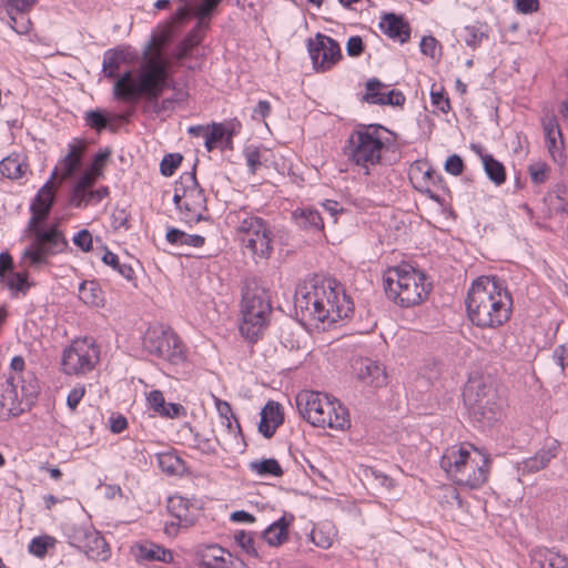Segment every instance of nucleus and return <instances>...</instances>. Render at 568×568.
Masks as SVG:
<instances>
[{"label":"nucleus","mask_w":568,"mask_h":568,"mask_svg":"<svg viewBox=\"0 0 568 568\" xmlns=\"http://www.w3.org/2000/svg\"><path fill=\"white\" fill-rule=\"evenodd\" d=\"M300 415L312 426L343 430L349 426L348 410L327 394L303 390L296 396Z\"/></svg>","instance_id":"nucleus-6"},{"label":"nucleus","mask_w":568,"mask_h":568,"mask_svg":"<svg viewBox=\"0 0 568 568\" xmlns=\"http://www.w3.org/2000/svg\"><path fill=\"white\" fill-rule=\"evenodd\" d=\"M480 158L483 161L484 170L489 180L493 181L496 185L503 184L506 181V170L504 164L490 154H481Z\"/></svg>","instance_id":"nucleus-33"},{"label":"nucleus","mask_w":568,"mask_h":568,"mask_svg":"<svg viewBox=\"0 0 568 568\" xmlns=\"http://www.w3.org/2000/svg\"><path fill=\"white\" fill-rule=\"evenodd\" d=\"M460 38L467 47L476 49L485 39L488 38V34L483 24L476 23L464 27L460 32Z\"/></svg>","instance_id":"nucleus-36"},{"label":"nucleus","mask_w":568,"mask_h":568,"mask_svg":"<svg viewBox=\"0 0 568 568\" xmlns=\"http://www.w3.org/2000/svg\"><path fill=\"white\" fill-rule=\"evenodd\" d=\"M226 134L225 126L222 123H212L211 126H206L205 132V149L211 152L216 148L219 142H222Z\"/></svg>","instance_id":"nucleus-45"},{"label":"nucleus","mask_w":568,"mask_h":568,"mask_svg":"<svg viewBox=\"0 0 568 568\" xmlns=\"http://www.w3.org/2000/svg\"><path fill=\"white\" fill-rule=\"evenodd\" d=\"M98 361L99 351L93 341L78 339L64 349L62 369L68 375L85 374L94 368Z\"/></svg>","instance_id":"nucleus-13"},{"label":"nucleus","mask_w":568,"mask_h":568,"mask_svg":"<svg viewBox=\"0 0 568 568\" xmlns=\"http://www.w3.org/2000/svg\"><path fill=\"white\" fill-rule=\"evenodd\" d=\"M352 372L356 379L366 386L379 388L387 384L385 367L376 359L356 357L352 361Z\"/></svg>","instance_id":"nucleus-17"},{"label":"nucleus","mask_w":568,"mask_h":568,"mask_svg":"<svg viewBox=\"0 0 568 568\" xmlns=\"http://www.w3.org/2000/svg\"><path fill=\"white\" fill-rule=\"evenodd\" d=\"M48 256L49 255L45 253V251L34 241H32V243L22 252V261L28 266L38 267L40 265L47 264Z\"/></svg>","instance_id":"nucleus-37"},{"label":"nucleus","mask_w":568,"mask_h":568,"mask_svg":"<svg viewBox=\"0 0 568 568\" xmlns=\"http://www.w3.org/2000/svg\"><path fill=\"white\" fill-rule=\"evenodd\" d=\"M272 312L268 290L256 281L248 282L242 293L241 334L251 342H256L267 325Z\"/></svg>","instance_id":"nucleus-8"},{"label":"nucleus","mask_w":568,"mask_h":568,"mask_svg":"<svg viewBox=\"0 0 568 568\" xmlns=\"http://www.w3.org/2000/svg\"><path fill=\"white\" fill-rule=\"evenodd\" d=\"M382 31L393 40H398L400 43H405L410 38V27L402 16L389 12L384 13L382 21L379 22Z\"/></svg>","instance_id":"nucleus-22"},{"label":"nucleus","mask_w":568,"mask_h":568,"mask_svg":"<svg viewBox=\"0 0 568 568\" xmlns=\"http://www.w3.org/2000/svg\"><path fill=\"white\" fill-rule=\"evenodd\" d=\"M156 458L161 470L169 475L178 474L183 466L182 459L173 453H161Z\"/></svg>","instance_id":"nucleus-41"},{"label":"nucleus","mask_w":568,"mask_h":568,"mask_svg":"<svg viewBox=\"0 0 568 568\" xmlns=\"http://www.w3.org/2000/svg\"><path fill=\"white\" fill-rule=\"evenodd\" d=\"M71 545L83 551L88 558L104 561L110 548L99 531L91 527H78L70 536Z\"/></svg>","instance_id":"nucleus-16"},{"label":"nucleus","mask_w":568,"mask_h":568,"mask_svg":"<svg viewBox=\"0 0 568 568\" xmlns=\"http://www.w3.org/2000/svg\"><path fill=\"white\" fill-rule=\"evenodd\" d=\"M73 243L83 252H90L92 250V235L87 229H83L73 236Z\"/></svg>","instance_id":"nucleus-57"},{"label":"nucleus","mask_w":568,"mask_h":568,"mask_svg":"<svg viewBox=\"0 0 568 568\" xmlns=\"http://www.w3.org/2000/svg\"><path fill=\"white\" fill-rule=\"evenodd\" d=\"M386 296L400 307L422 303L430 291L426 275L408 264L389 268L384 277Z\"/></svg>","instance_id":"nucleus-7"},{"label":"nucleus","mask_w":568,"mask_h":568,"mask_svg":"<svg viewBox=\"0 0 568 568\" xmlns=\"http://www.w3.org/2000/svg\"><path fill=\"white\" fill-rule=\"evenodd\" d=\"M201 42V38L196 30L189 32L176 47L173 57L178 61H182L191 55L193 49Z\"/></svg>","instance_id":"nucleus-39"},{"label":"nucleus","mask_w":568,"mask_h":568,"mask_svg":"<svg viewBox=\"0 0 568 568\" xmlns=\"http://www.w3.org/2000/svg\"><path fill=\"white\" fill-rule=\"evenodd\" d=\"M294 519L293 515L284 514L280 519L271 524L263 532L264 540L272 547L284 544L288 538V527Z\"/></svg>","instance_id":"nucleus-26"},{"label":"nucleus","mask_w":568,"mask_h":568,"mask_svg":"<svg viewBox=\"0 0 568 568\" xmlns=\"http://www.w3.org/2000/svg\"><path fill=\"white\" fill-rule=\"evenodd\" d=\"M85 394V387L84 385H80L78 384L75 387H73L69 394H68V397H67V405L68 407L74 412L79 405V403L81 402V399L83 398Z\"/></svg>","instance_id":"nucleus-58"},{"label":"nucleus","mask_w":568,"mask_h":568,"mask_svg":"<svg viewBox=\"0 0 568 568\" xmlns=\"http://www.w3.org/2000/svg\"><path fill=\"white\" fill-rule=\"evenodd\" d=\"M430 98L433 105H435L443 113H447L450 110L449 99L442 91H435L433 88Z\"/></svg>","instance_id":"nucleus-60"},{"label":"nucleus","mask_w":568,"mask_h":568,"mask_svg":"<svg viewBox=\"0 0 568 568\" xmlns=\"http://www.w3.org/2000/svg\"><path fill=\"white\" fill-rule=\"evenodd\" d=\"M126 62L124 50H108L103 55L102 71L106 78L115 79L122 63Z\"/></svg>","instance_id":"nucleus-32"},{"label":"nucleus","mask_w":568,"mask_h":568,"mask_svg":"<svg viewBox=\"0 0 568 568\" xmlns=\"http://www.w3.org/2000/svg\"><path fill=\"white\" fill-rule=\"evenodd\" d=\"M54 203V190L52 180L50 179L41 189L38 191L33 199L30 210L32 216L29 224H40L49 216V213Z\"/></svg>","instance_id":"nucleus-21"},{"label":"nucleus","mask_w":568,"mask_h":568,"mask_svg":"<svg viewBox=\"0 0 568 568\" xmlns=\"http://www.w3.org/2000/svg\"><path fill=\"white\" fill-rule=\"evenodd\" d=\"M90 190L73 186L71 196H70V204L77 209H84L90 203Z\"/></svg>","instance_id":"nucleus-53"},{"label":"nucleus","mask_w":568,"mask_h":568,"mask_svg":"<svg viewBox=\"0 0 568 568\" xmlns=\"http://www.w3.org/2000/svg\"><path fill=\"white\" fill-rule=\"evenodd\" d=\"M445 170L447 173L458 176L464 171V162L462 158L457 154H453L447 158L445 162Z\"/></svg>","instance_id":"nucleus-59"},{"label":"nucleus","mask_w":568,"mask_h":568,"mask_svg":"<svg viewBox=\"0 0 568 568\" xmlns=\"http://www.w3.org/2000/svg\"><path fill=\"white\" fill-rule=\"evenodd\" d=\"M224 554L225 551L223 548L210 546L201 556L202 565L206 568H226Z\"/></svg>","instance_id":"nucleus-38"},{"label":"nucleus","mask_w":568,"mask_h":568,"mask_svg":"<svg viewBox=\"0 0 568 568\" xmlns=\"http://www.w3.org/2000/svg\"><path fill=\"white\" fill-rule=\"evenodd\" d=\"M143 348L172 365H180L186 359L182 341L169 326L155 325L148 328L143 337Z\"/></svg>","instance_id":"nucleus-11"},{"label":"nucleus","mask_w":568,"mask_h":568,"mask_svg":"<svg viewBox=\"0 0 568 568\" xmlns=\"http://www.w3.org/2000/svg\"><path fill=\"white\" fill-rule=\"evenodd\" d=\"M469 414L480 427H489L501 418L503 405L496 392L485 384L469 385L464 390Z\"/></svg>","instance_id":"nucleus-10"},{"label":"nucleus","mask_w":568,"mask_h":568,"mask_svg":"<svg viewBox=\"0 0 568 568\" xmlns=\"http://www.w3.org/2000/svg\"><path fill=\"white\" fill-rule=\"evenodd\" d=\"M531 181L535 184H542L548 179L549 168L546 163H532L528 168Z\"/></svg>","instance_id":"nucleus-54"},{"label":"nucleus","mask_w":568,"mask_h":568,"mask_svg":"<svg viewBox=\"0 0 568 568\" xmlns=\"http://www.w3.org/2000/svg\"><path fill=\"white\" fill-rule=\"evenodd\" d=\"M294 306L303 320L328 325L353 314V302L332 278L300 287L295 294Z\"/></svg>","instance_id":"nucleus-2"},{"label":"nucleus","mask_w":568,"mask_h":568,"mask_svg":"<svg viewBox=\"0 0 568 568\" xmlns=\"http://www.w3.org/2000/svg\"><path fill=\"white\" fill-rule=\"evenodd\" d=\"M248 468L260 477H281L283 475V469L275 458L253 460L248 464Z\"/></svg>","instance_id":"nucleus-34"},{"label":"nucleus","mask_w":568,"mask_h":568,"mask_svg":"<svg viewBox=\"0 0 568 568\" xmlns=\"http://www.w3.org/2000/svg\"><path fill=\"white\" fill-rule=\"evenodd\" d=\"M148 403L158 414L165 407V399L161 390L154 389L149 393Z\"/></svg>","instance_id":"nucleus-64"},{"label":"nucleus","mask_w":568,"mask_h":568,"mask_svg":"<svg viewBox=\"0 0 568 568\" xmlns=\"http://www.w3.org/2000/svg\"><path fill=\"white\" fill-rule=\"evenodd\" d=\"M234 540L247 554L255 556V557L257 556V551L254 547V538L251 532H246L244 530L235 531Z\"/></svg>","instance_id":"nucleus-52"},{"label":"nucleus","mask_w":568,"mask_h":568,"mask_svg":"<svg viewBox=\"0 0 568 568\" xmlns=\"http://www.w3.org/2000/svg\"><path fill=\"white\" fill-rule=\"evenodd\" d=\"M29 226L34 235L33 241L37 242L49 256L59 254L68 247V241L57 225H51L48 229H43L39 224H29Z\"/></svg>","instance_id":"nucleus-18"},{"label":"nucleus","mask_w":568,"mask_h":568,"mask_svg":"<svg viewBox=\"0 0 568 568\" xmlns=\"http://www.w3.org/2000/svg\"><path fill=\"white\" fill-rule=\"evenodd\" d=\"M109 156H110V151L109 150L99 151L94 155L93 162H92L91 166L88 170L93 172L94 174L101 176L102 175V170H103V168L105 165V162L109 159Z\"/></svg>","instance_id":"nucleus-61"},{"label":"nucleus","mask_w":568,"mask_h":568,"mask_svg":"<svg viewBox=\"0 0 568 568\" xmlns=\"http://www.w3.org/2000/svg\"><path fill=\"white\" fill-rule=\"evenodd\" d=\"M183 156L179 153H169L164 155L160 163V171L164 176L173 175L174 171L181 164Z\"/></svg>","instance_id":"nucleus-51"},{"label":"nucleus","mask_w":568,"mask_h":568,"mask_svg":"<svg viewBox=\"0 0 568 568\" xmlns=\"http://www.w3.org/2000/svg\"><path fill=\"white\" fill-rule=\"evenodd\" d=\"M79 296L85 304L91 306H103V293L98 282L84 281L79 286Z\"/></svg>","instance_id":"nucleus-30"},{"label":"nucleus","mask_w":568,"mask_h":568,"mask_svg":"<svg viewBox=\"0 0 568 568\" xmlns=\"http://www.w3.org/2000/svg\"><path fill=\"white\" fill-rule=\"evenodd\" d=\"M284 422L282 406L275 402H267L261 410L258 430L265 438H271L277 427Z\"/></svg>","instance_id":"nucleus-23"},{"label":"nucleus","mask_w":568,"mask_h":568,"mask_svg":"<svg viewBox=\"0 0 568 568\" xmlns=\"http://www.w3.org/2000/svg\"><path fill=\"white\" fill-rule=\"evenodd\" d=\"M83 146L78 143L68 145V153L59 162L52 174L51 180L55 178L58 169L61 172V179L65 180L72 176L82 165Z\"/></svg>","instance_id":"nucleus-24"},{"label":"nucleus","mask_w":568,"mask_h":568,"mask_svg":"<svg viewBox=\"0 0 568 568\" xmlns=\"http://www.w3.org/2000/svg\"><path fill=\"white\" fill-rule=\"evenodd\" d=\"M530 558L534 568H568L567 557L554 549L535 548L530 552Z\"/></svg>","instance_id":"nucleus-25"},{"label":"nucleus","mask_w":568,"mask_h":568,"mask_svg":"<svg viewBox=\"0 0 568 568\" xmlns=\"http://www.w3.org/2000/svg\"><path fill=\"white\" fill-rule=\"evenodd\" d=\"M34 4L36 0H1V6L8 16H26Z\"/></svg>","instance_id":"nucleus-47"},{"label":"nucleus","mask_w":568,"mask_h":568,"mask_svg":"<svg viewBox=\"0 0 568 568\" xmlns=\"http://www.w3.org/2000/svg\"><path fill=\"white\" fill-rule=\"evenodd\" d=\"M437 44H438V41L434 37L425 36L422 38V41L419 44L420 51L423 54L434 59L436 57Z\"/></svg>","instance_id":"nucleus-62"},{"label":"nucleus","mask_w":568,"mask_h":568,"mask_svg":"<svg viewBox=\"0 0 568 568\" xmlns=\"http://www.w3.org/2000/svg\"><path fill=\"white\" fill-rule=\"evenodd\" d=\"M138 556L148 561L171 562L173 554L171 550L155 544H145L139 547Z\"/></svg>","instance_id":"nucleus-31"},{"label":"nucleus","mask_w":568,"mask_h":568,"mask_svg":"<svg viewBox=\"0 0 568 568\" xmlns=\"http://www.w3.org/2000/svg\"><path fill=\"white\" fill-rule=\"evenodd\" d=\"M102 261L104 264L111 266L113 270L118 271L125 280L131 281L134 278V271L130 264H121L119 261V256L113 252L106 250L102 256Z\"/></svg>","instance_id":"nucleus-42"},{"label":"nucleus","mask_w":568,"mask_h":568,"mask_svg":"<svg viewBox=\"0 0 568 568\" xmlns=\"http://www.w3.org/2000/svg\"><path fill=\"white\" fill-rule=\"evenodd\" d=\"M215 406H216L219 416L222 419V425L225 426L230 433L240 434L241 426H240V423H239L236 416L234 415V413L232 410L231 405L225 400L215 398Z\"/></svg>","instance_id":"nucleus-35"},{"label":"nucleus","mask_w":568,"mask_h":568,"mask_svg":"<svg viewBox=\"0 0 568 568\" xmlns=\"http://www.w3.org/2000/svg\"><path fill=\"white\" fill-rule=\"evenodd\" d=\"M38 394V387L33 385L22 386L21 395L18 392L16 376L0 377V415L19 416L30 408Z\"/></svg>","instance_id":"nucleus-12"},{"label":"nucleus","mask_w":568,"mask_h":568,"mask_svg":"<svg viewBox=\"0 0 568 568\" xmlns=\"http://www.w3.org/2000/svg\"><path fill=\"white\" fill-rule=\"evenodd\" d=\"M337 537V529L329 520L318 523L313 527L308 539L318 548L329 549Z\"/></svg>","instance_id":"nucleus-27"},{"label":"nucleus","mask_w":568,"mask_h":568,"mask_svg":"<svg viewBox=\"0 0 568 568\" xmlns=\"http://www.w3.org/2000/svg\"><path fill=\"white\" fill-rule=\"evenodd\" d=\"M0 171L8 179H20L23 175L22 164L18 159L6 158L0 162Z\"/></svg>","instance_id":"nucleus-48"},{"label":"nucleus","mask_w":568,"mask_h":568,"mask_svg":"<svg viewBox=\"0 0 568 568\" xmlns=\"http://www.w3.org/2000/svg\"><path fill=\"white\" fill-rule=\"evenodd\" d=\"M542 129L545 133V143L551 158L555 162L562 163L564 138L557 119L554 115L544 118Z\"/></svg>","instance_id":"nucleus-19"},{"label":"nucleus","mask_w":568,"mask_h":568,"mask_svg":"<svg viewBox=\"0 0 568 568\" xmlns=\"http://www.w3.org/2000/svg\"><path fill=\"white\" fill-rule=\"evenodd\" d=\"M170 64L160 53L145 57L136 75L131 70L118 77L113 85L115 100L136 103L144 99V112L163 115L160 97L169 87Z\"/></svg>","instance_id":"nucleus-1"},{"label":"nucleus","mask_w":568,"mask_h":568,"mask_svg":"<svg viewBox=\"0 0 568 568\" xmlns=\"http://www.w3.org/2000/svg\"><path fill=\"white\" fill-rule=\"evenodd\" d=\"M293 219L300 229L307 232L320 233L324 230L323 217L314 209H297L293 212Z\"/></svg>","instance_id":"nucleus-28"},{"label":"nucleus","mask_w":568,"mask_h":568,"mask_svg":"<svg viewBox=\"0 0 568 568\" xmlns=\"http://www.w3.org/2000/svg\"><path fill=\"white\" fill-rule=\"evenodd\" d=\"M307 50L316 71L329 70L342 58L338 42L323 33H316L314 39L307 40Z\"/></svg>","instance_id":"nucleus-15"},{"label":"nucleus","mask_w":568,"mask_h":568,"mask_svg":"<svg viewBox=\"0 0 568 568\" xmlns=\"http://www.w3.org/2000/svg\"><path fill=\"white\" fill-rule=\"evenodd\" d=\"M376 101L378 102V105L402 106L405 103L406 98L400 91L390 90L383 94V99H378Z\"/></svg>","instance_id":"nucleus-55"},{"label":"nucleus","mask_w":568,"mask_h":568,"mask_svg":"<svg viewBox=\"0 0 568 568\" xmlns=\"http://www.w3.org/2000/svg\"><path fill=\"white\" fill-rule=\"evenodd\" d=\"M182 185H184L182 192V196H184L183 221L192 224L204 220V212L207 209L206 197L196 180L194 170L182 175Z\"/></svg>","instance_id":"nucleus-14"},{"label":"nucleus","mask_w":568,"mask_h":568,"mask_svg":"<svg viewBox=\"0 0 568 568\" xmlns=\"http://www.w3.org/2000/svg\"><path fill=\"white\" fill-rule=\"evenodd\" d=\"M560 444L556 439L548 440L542 448H540L535 456L524 459L518 470L523 474H531L544 469L552 458L557 457Z\"/></svg>","instance_id":"nucleus-20"},{"label":"nucleus","mask_w":568,"mask_h":568,"mask_svg":"<svg viewBox=\"0 0 568 568\" xmlns=\"http://www.w3.org/2000/svg\"><path fill=\"white\" fill-rule=\"evenodd\" d=\"M161 416L169 418H178L186 415L184 406L176 403H165V407L160 412Z\"/></svg>","instance_id":"nucleus-63"},{"label":"nucleus","mask_w":568,"mask_h":568,"mask_svg":"<svg viewBox=\"0 0 568 568\" xmlns=\"http://www.w3.org/2000/svg\"><path fill=\"white\" fill-rule=\"evenodd\" d=\"M440 467L458 486L469 489L480 488L490 470L489 455L474 448V456L464 447L448 449L440 459Z\"/></svg>","instance_id":"nucleus-5"},{"label":"nucleus","mask_w":568,"mask_h":568,"mask_svg":"<svg viewBox=\"0 0 568 568\" xmlns=\"http://www.w3.org/2000/svg\"><path fill=\"white\" fill-rule=\"evenodd\" d=\"M10 19V27L19 34H27L31 30V21L26 16H8Z\"/></svg>","instance_id":"nucleus-56"},{"label":"nucleus","mask_w":568,"mask_h":568,"mask_svg":"<svg viewBox=\"0 0 568 568\" xmlns=\"http://www.w3.org/2000/svg\"><path fill=\"white\" fill-rule=\"evenodd\" d=\"M53 542L54 539L49 536L36 537L30 541L28 549L36 557L42 558L47 554L48 548L51 547Z\"/></svg>","instance_id":"nucleus-50"},{"label":"nucleus","mask_w":568,"mask_h":568,"mask_svg":"<svg viewBox=\"0 0 568 568\" xmlns=\"http://www.w3.org/2000/svg\"><path fill=\"white\" fill-rule=\"evenodd\" d=\"M219 444L217 438L211 435H204L201 433L193 434V448L200 450L205 455H213L216 453V445Z\"/></svg>","instance_id":"nucleus-43"},{"label":"nucleus","mask_w":568,"mask_h":568,"mask_svg":"<svg viewBox=\"0 0 568 568\" xmlns=\"http://www.w3.org/2000/svg\"><path fill=\"white\" fill-rule=\"evenodd\" d=\"M236 231L245 252L257 263L268 260L273 252L272 232L267 223L260 216L246 212L236 215Z\"/></svg>","instance_id":"nucleus-9"},{"label":"nucleus","mask_w":568,"mask_h":568,"mask_svg":"<svg viewBox=\"0 0 568 568\" xmlns=\"http://www.w3.org/2000/svg\"><path fill=\"white\" fill-rule=\"evenodd\" d=\"M165 239L175 246L201 247L205 243V239L202 235L187 234L175 227L168 230Z\"/></svg>","instance_id":"nucleus-29"},{"label":"nucleus","mask_w":568,"mask_h":568,"mask_svg":"<svg viewBox=\"0 0 568 568\" xmlns=\"http://www.w3.org/2000/svg\"><path fill=\"white\" fill-rule=\"evenodd\" d=\"M397 135L377 123H357L347 138L344 154L347 161L371 174L372 168L382 163L386 152L394 151Z\"/></svg>","instance_id":"nucleus-4"},{"label":"nucleus","mask_w":568,"mask_h":568,"mask_svg":"<svg viewBox=\"0 0 568 568\" xmlns=\"http://www.w3.org/2000/svg\"><path fill=\"white\" fill-rule=\"evenodd\" d=\"M85 124L91 129L101 132L109 125V119L101 110H90L84 115Z\"/></svg>","instance_id":"nucleus-49"},{"label":"nucleus","mask_w":568,"mask_h":568,"mask_svg":"<svg viewBox=\"0 0 568 568\" xmlns=\"http://www.w3.org/2000/svg\"><path fill=\"white\" fill-rule=\"evenodd\" d=\"M365 88H366V92L363 95L362 100L369 104L378 105V102L375 100L383 99V94L386 93L384 90L387 87H386V84L381 82L377 78H372V79L367 80Z\"/></svg>","instance_id":"nucleus-44"},{"label":"nucleus","mask_w":568,"mask_h":568,"mask_svg":"<svg viewBox=\"0 0 568 568\" xmlns=\"http://www.w3.org/2000/svg\"><path fill=\"white\" fill-rule=\"evenodd\" d=\"M466 310L469 321L480 328L504 325L513 312V297L498 277L480 276L468 290Z\"/></svg>","instance_id":"nucleus-3"},{"label":"nucleus","mask_w":568,"mask_h":568,"mask_svg":"<svg viewBox=\"0 0 568 568\" xmlns=\"http://www.w3.org/2000/svg\"><path fill=\"white\" fill-rule=\"evenodd\" d=\"M544 203L547 205V214L549 216L558 213L568 214V199L557 193H548L544 197Z\"/></svg>","instance_id":"nucleus-46"},{"label":"nucleus","mask_w":568,"mask_h":568,"mask_svg":"<svg viewBox=\"0 0 568 568\" xmlns=\"http://www.w3.org/2000/svg\"><path fill=\"white\" fill-rule=\"evenodd\" d=\"M6 284L13 295L18 293L24 295L32 285L28 280L27 272H11L7 277Z\"/></svg>","instance_id":"nucleus-40"}]
</instances>
